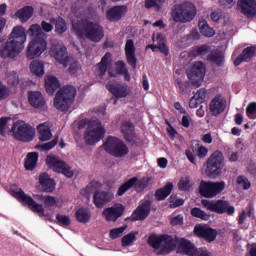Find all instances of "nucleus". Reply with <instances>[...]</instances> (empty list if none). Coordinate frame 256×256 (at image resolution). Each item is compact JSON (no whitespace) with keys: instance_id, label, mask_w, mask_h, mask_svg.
Instances as JSON below:
<instances>
[{"instance_id":"obj_1","label":"nucleus","mask_w":256,"mask_h":256,"mask_svg":"<svg viewBox=\"0 0 256 256\" xmlns=\"http://www.w3.org/2000/svg\"><path fill=\"white\" fill-rule=\"evenodd\" d=\"M45 87L49 95H53L58 89L54 97V107L56 109H59V111H68L70 109L77 95V89L73 85L61 87V83L57 77L49 76L45 79Z\"/></svg>"},{"instance_id":"obj_2","label":"nucleus","mask_w":256,"mask_h":256,"mask_svg":"<svg viewBox=\"0 0 256 256\" xmlns=\"http://www.w3.org/2000/svg\"><path fill=\"white\" fill-rule=\"evenodd\" d=\"M27 34L24 26H14L7 41L0 44V57L2 59H15L25 49Z\"/></svg>"},{"instance_id":"obj_3","label":"nucleus","mask_w":256,"mask_h":256,"mask_svg":"<svg viewBox=\"0 0 256 256\" xmlns=\"http://www.w3.org/2000/svg\"><path fill=\"white\" fill-rule=\"evenodd\" d=\"M72 29L77 37H86V39L94 43H100L105 37L102 24L98 21L90 20L89 18H80V20L72 24Z\"/></svg>"},{"instance_id":"obj_4","label":"nucleus","mask_w":256,"mask_h":256,"mask_svg":"<svg viewBox=\"0 0 256 256\" xmlns=\"http://www.w3.org/2000/svg\"><path fill=\"white\" fill-rule=\"evenodd\" d=\"M148 245L152 247V249H160L159 255H169L175 251L178 245V238H174L171 234L152 233L148 237Z\"/></svg>"},{"instance_id":"obj_5","label":"nucleus","mask_w":256,"mask_h":256,"mask_svg":"<svg viewBox=\"0 0 256 256\" xmlns=\"http://www.w3.org/2000/svg\"><path fill=\"white\" fill-rule=\"evenodd\" d=\"M197 14V8L193 2L185 0L174 4L171 8V16L175 22H191Z\"/></svg>"},{"instance_id":"obj_6","label":"nucleus","mask_w":256,"mask_h":256,"mask_svg":"<svg viewBox=\"0 0 256 256\" xmlns=\"http://www.w3.org/2000/svg\"><path fill=\"white\" fill-rule=\"evenodd\" d=\"M103 148L113 158H125L129 154L127 144L121 138H116V136H108Z\"/></svg>"},{"instance_id":"obj_7","label":"nucleus","mask_w":256,"mask_h":256,"mask_svg":"<svg viewBox=\"0 0 256 256\" xmlns=\"http://www.w3.org/2000/svg\"><path fill=\"white\" fill-rule=\"evenodd\" d=\"M11 131L13 137L18 139V142L23 143L32 142L36 135L35 127L30 123H26V121H15L11 127Z\"/></svg>"},{"instance_id":"obj_8","label":"nucleus","mask_w":256,"mask_h":256,"mask_svg":"<svg viewBox=\"0 0 256 256\" xmlns=\"http://www.w3.org/2000/svg\"><path fill=\"white\" fill-rule=\"evenodd\" d=\"M225 156L220 150L213 152L206 161V174L210 178H217L223 173Z\"/></svg>"},{"instance_id":"obj_9","label":"nucleus","mask_w":256,"mask_h":256,"mask_svg":"<svg viewBox=\"0 0 256 256\" xmlns=\"http://www.w3.org/2000/svg\"><path fill=\"white\" fill-rule=\"evenodd\" d=\"M105 135V128L100 121H90L84 133V140L88 146H94Z\"/></svg>"},{"instance_id":"obj_10","label":"nucleus","mask_w":256,"mask_h":256,"mask_svg":"<svg viewBox=\"0 0 256 256\" xmlns=\"http://www.w3.org/2000/svg\"><path fill=\"white\" fill-rule=\"evenodd\" d=\"M37 132L39 134V140L40 142H46L41 146V150L47 152L49 150H53L55 146H57L59 142L58 136L54 138L51 142H49V139L52 137V130H51V125L47 121L44 123H39L37 126Z\"/></svg>"},{"instance_id":"obj_11","label":"nucleus","mask_w":256,"mask_h":256,"mask_svg":"<svg viewBox=\"0 0 256 256\" xmlns=\"http://www.w3.org/2000/svg\"><path fill=\"white\" fill-rule=\"evenodd\" d=\"M202 204L207 210L216 212V214H228L229 216L235 214V206L230 204L229 200H202Z\"/></svg>"},{"instance_id":"obj_12","label":"nucleus","mask_w":256,"mask_h":256,"mask_svg":"<svg viewBox=\"0 0 256 256\" xmlns=\"http://www.w3.org/2000/svg\"><path fill=\"white\" fill-rule=\"evenodd\" d=\"M225 188L226 182L223 180L220 182L202 180L199 185V192L204 198H215V196L221 194Z\"/></svg>"},{"instance_id":"obj_13","label":"nucleus","mask_w":256,"mask_h":256,"mask_svg":"<svg viewBox=\"0 0 256 256\" xmlns=\"http://www.w3.org/2000/svg\"><path fill=\"white\" fill-rule=\"evenodd\" d=\"M151 180L152 178L150 177L139 180L137 176H134L119 186L117 195L123 196L128 190H131V188H135L136 192H141L142 190H145V188H148Z\"/></svg>"},{"instance_id":"obj_14","label":"nucleus","mask_w":256,"mask_h":256,"mask_svg":"<svg viewBox=\"0 0 256 256\" xmlns=\"http://www.w3.org/2000/svg\"><path fill=\"white\" fill-rule=\"evenodd\" d=\"M206 75V65L202 61H196L191 69L187 71V77L193 87H200Z\"/></svg>"},{"instance_id":"obj_15","label":"nucleus","mask_w":256,"mask_h":256,"mask_svg":"<svg viewBox=\"0 0 256 256\" xmlns=\"http://www.w3.org/2000/svg\"><path fill=\"white\" fill-rule=\"evenodd\" d=\"M46 164L54 172H57L58 174H63L64 176H66V178H73L74 176V172L71 166H69V164H67V162H65L64 160H60L59 158H57V156H48L46 158Z\"/></svg>"},{"instance_id":"obj_16","label":"nucleus","mask_w":256,"mask_h":256,"mask_svg":"<svg viewBox=\"0 0 256 256\" xmlns=\"http://www.w3.org/2000/svg\"><path fill=\"white\" fill-rule=\"evenodd\" d=\"M15 196L18 198V200H20V202H22V204H24V206H28V208H30L33 212H37L41 216H45V208L43 204H38V202H36L32 196L25 194L24 190L21 188L15 192Z\"/></svg>"},{"instance_id":"obj_17","label":"nucleus","mask_w":256,"mask_h":256,"mask_svg":"<svg viewBox=\"0 0 256 256\" xmlns=\"http://www.w3.org/2000/svg\"><path fill=\"white\" fill-rule=\"evenodd\" d=\"M194 234L195 237L204 239V241H207V243H213V241H216L218 237V232L215 228L205 226L203 224H196L194 226Z\"/></svg>"},{"instance_id":"obj_18","label":"nucleus","mask_w":256,"mask_h":256,"mask_svg":"<svg viewBox=\"0 0 256 256\" xmlns=\"http://www.w3.org/2000/svg\"><path fill=\"white\" fill-rule=\"evenodd\" d=\"M121 131L123 133L124 139L128 144L132 146H138L142 144V140L140 136H137L135 132V125L131 121H126L121 125Z\"/></svg>"},{"instance_id":"obj_19","label":"nucleus","mask_w":256,"mask_h":256,"mask_svg":"<svg viewBox=\"0 0 256 256\" xmlns=\"http://www.w3.org/2000/svg\"><path fill=\"white\" fill-rule=\"evenodd\" d=\"M50 55L58 61V63H61L65 65L68 63V55H67V47L64 45H60L58 41H54L51 43L50 47Z\"/></svg>"},{"instance_id":"obj_20","label":"nucleus","mask_w":256,"mask_h":256,"mask_svg":"<svg viewBox=\"0 0 256 256\" xmlns=\"http://www.w3.org/2000/svg\"><path fill=\"white\" fill-rule=\"evenodd\" d=\"M151 208V200H142L140 204L137 206V208H135V210L132 212V220H145L149 216Z\"/></svg>"},{"instance_id":"obj_21","label":"nucleus","mask_w":256,"mask_h":256,"mask_svg":"<svg viewBox=\"0 0 256 256\" xmlns=\"http://www.w3.org/2000/svg\"><path fill=\"white\" fill-rule=\"evenodd\" d=\"M129 8L126 4L111 6L106 10V18L110 20V22H119L122 20L124 16H126Z\"/></svg>"},{"instance_id":"obj_22","label":"nucleus","mask_w":256,"mask_h":256,"mask_svg":"<svg viewBox=\"0 0 256 256\" xmlns=\"http://www.w3.org/2000/svg\"><path fill=\"white\" fill-rule=\"evenodd\" d=\"M126 208L124 204H113V206H108L104 208L102 215L106 217V220L116 222L121 216H123Z\"/></svg>"},{"instance_id":"obj_23","label":"nucleus","mask_w":256,"mask_h":256,"mask_svg":"<svg viewBox=\"0 0 256 256\" xmlns=\"http://www.w3.org/2000/svg\"><path fill=\"white\" fill-rule=\"evenodd\" d=\"M125 57H126V61H127L128 65H130V67H132V69H136L138 59L136 56V47H135V42L133 41V39H128L126 41Z\"/></svg>"},{"instance_id":"obj_24","label":"nucleus","mask_w":256,"mask_h":256,"mask_svg":"<svg viewBox=\"0 0 256 256\" xmlns=\"http://www.w3.org/2000/svg\"><path fill=\"white\" fill-rule=\"evenodd\" d=\"M226 107L227 101L222 95H215L209 104L210 113L214 116L224 113Z\"/></svg>"},{"instance_id":"obj_25","label":"nucleus","mask_w":256,"mask_h":256,"mask_svg":"<svg viewBox=\"0 0 256 256\" xmlns=\"http://www.w3.org/2000/svg\"><path fill=\"white\" fill-rule=\"evenodd\" d=\"M46 49L47 48L43 46V43L38 42L33 38L28 44L26 57L27 59H36L37 57H40V55H42Z\"/></svg>"},{"instance_id":"obj_26","label":"nucleus","mask_w":256,"mask_h":256,"mask_svg":"<svg viewBox=\"0 0 256 256\" xmlns=\"http://www.w3.org/2000/svg\"><path fill=\"white\" fill-rule=\"evenodd\" d=\"M28 35L38 42L42 43L45 48H47V35L42 30L41 24H31L27 30Z\"/></svg>"},{"instance_id":"obj_27","label":"nucleus","mask_w":256,"mask_h":256,"mask_svg":"<svg viewBox=\"0 0 256 256\" xmlns=\"http://www.w3.org/2000/svg\"><path fill=\"white\" fill-rule=\"evenodd\" d=\"M114 198L112 192H107L106 190H97L94 192L93 203L97 208H102L105 204L111 202Z\"/></svg>"},{"instance_id":"obj_28","label":"nucleus","mask_w":256,"mask_h":256,"mask_svg":"<svg viewBox=\"0 0 256 256\" xmlns=\"http://www.w3.org/2000/svg\"><path fill=\"white\" fill-rule=\"evenodd\" d=\"M237 8L249 18L256 16V0H238Z\"/></svg>"},{"instance_id":"obj_29","label":"nucleus","mask_w":256,"mask_h":256,"mask_svg":"<svg viewBox=\"0 0 256 256\" xmlns=\"http://www.w3.org/2000/svg\"><path fill=\"white\" fill-rule=\"evenodd\" d=\"M106 88L117 99L127 97V95H129V87H127V85H122L121 83L108 82Z\"/></svg>"},{"instance_id":"obj_30","label":"nucleus","mask_w":256,"mask_h":256,"mask_svg":"<svg viewBox=\"0 0 256 256\" xmlns=\"http://www.w3.org/2000/svg\"><path fill=\"white\" fill-rule=\"evenodd\" d=\"M39 184L43 192H54L56 188V182L54 178H51L47 172H41L39 175Z\"/></svg>"},{"instance_id":"obj_31","label":"nucleus","mask_w":256,"mask_h":256,"mask_svg":"<svg viewBox=\"0 0 256 256\" xmlns=\"http://www.w3.org/2000/svg\"><path fill=\"white\" fill-rule=\"evenodd\" d=\"M256 56V47L252 45L251 47H246L243 49L242 53L236 57L234 61V65L238 67L241 65V63H250L252 61L253 57Z\"/></svg>"},{"instance_id":"obj_32","label":"nucleus","mask_w":256,"mask_h":256,"mask_svg":"<svg viewBox=\"0 0 256 256\" xmlns=\"http://www.w3.org/2000/svg\"><path fill=\"white\" fill-rule=\"evenodd\" d=\"M28 102L36 109H43L46 105L45 97L40 91H30L28 93Z\"/></svg>"},{"instance_id":"obj_33","label":"nucleus","mask_w":256,"mask_h":256,"mask_svg":"<svg viewBox=\"0 0 256 256\" xmlns=\"http://www.w3.org/2000/svg\"><path fill=\"white\" fill-rule=\"evenodd\" d=\"M51 22L54 24L56 35H64L68 31V24L63 16L52 17Z\"/></svg>"},{"instance_id":"obj_34","label":"nucleus","mask_w":256,"mask_h":256,"mask_svg":"<svg viewBox=\"0 0 256 256\" xmlns=\"http://www.w3.org/2000/svg\"><path fill=\"white\" fill-rule=\"evenodd\" d=\"M179 247L188 256H196L198 253L195 244L191 240H187V238H181Z\"/></svg>"},{"instance_id":"obj_35","label":"nucleus","mask_w":256,"mask_h":256,"mask_svg":"<svg viewBox=\"0 0 256 256\" xmlns=\"http://www.w3.org/2000/svg\"><path fill=\"white\" fill-rule=\"evenodd\" d=\"M34 14V8L33 6H23L22 8H19V10H16L15 16L21 20V22H27V20H30Z\"/></svg>"},{"instance_id":"obj_36","label":"nucleus","mask_w":256,"mask_h":256,"mask_svg":"<svg viewBox=\"0 0 256 256\" xmlns=\"http://www.w3.org/2000/svg\"><path fill=\"white\" fill-rule=\"evenodd\" d=\"M207 59L211 63H215V65H217L218 67H222V65H224L225 63V55L223 51H220L219 49L211 51Z\"/></svg>"},{"instance_id":"obj_37","label":"nucleus","mask_w":256,"mask_h":256,"mask_svg":"<svg viewBox=\"0 0 256 256\" xmlns=\"http://www.w3.org/2000/svg\"><path fill=\"white\" fill-rule=\"evenodd\" d=\"M173 188H174V184H172V182H167L165 186H163L162 188H158V190H156L155 192L156 200L158 201L166 200V198L170 196Z\"/></svg>"},{"instance_id":"obj_38","label":"nucleus","mask_w":256,"mask_h":256,"mask_svg":"<svg viewBox=\"0 0 256 256\" xmlns=\"http://www.w3.org/2000/svg\"><path fill=\"white\" fill-rule=\"evenodd\" d=\"M38 160H39L38 152H29L26 155V159L24 162V168L26 170H35Z\"/></svg>"},{"instance_id":"obj_39","label":"nucleus","mask_w":256,"mask_h":256,"mask_svg":"<svg viewBox=\"0 0 256 256\" xmlns=\"http://www.w3.org/2000/svg\"><path fill=\"white\" fill-rule=\"evenodd\" d=\"M199 29L201 35L204 37H214L215 30L212 26H209L207 20H199Z\"/></svg>"},{"instance_id":"obj_40","label":"nucleus","mask_w":256,"mask_h":256,"mask_svg":"<svg viewBox=\"0 0 256 256\" xmlns=\"http://www.w3.org/2000/svg\"><path fill=\"white\" fill-rule=\"evenodd\" d=\"M30 71L33 73V75H36L37 77H41L45 73V66L43 61H32L30 63Z\"/></svg>"},{"instance_id":"obj_41","label":"nucleus","mask_w":256,"mask_h":256,"mask_svg":"<svg viewBox=\"0 0 256 256\" xmlns=\"http://www.w3.org/2000/svg\"><path fill=\"white\" fill-rule=\"evenodd\" d=\"M210 51L211 47L209 45H200L191 49V55L193 57H205V55L210 54Z\"/></svg>"},{"instance_id":"obj_42","label":"nucleus","mask_w":256,"mask_h":256,"mask_svg":"<svg viewBox=\"0 0 256 256\" xmlns=\"http://www.w3.org/2000/svg\"><path fill=\"white\" fill-rule=\"evenodd\" d=\"M76 218L78 222L86 223L90 221L91 213L87 208H78V210H76Z\"/></svg>"},{"instance_id":"obj_43","label":"nucleus","mask_w":256,"mask_h":256,"mask_svg":"<svg viewBox=\"0 0 256 256\" xmlns=\"http://www.w3.org/2000/svg\"><path fill=\"white\" fill-rule=\"evenodd\" d=\"M137 234L138 231L135 232L134 230L128 232V234H125V236L122 237V247H130L133 241H136Z\"/></svg>"},{"instance_id":"obj_44","label":"nucleus","mask_w":256,"mask_h":256,"mask_svg":"<svg viewBox=\"0 0 256 256\" xmlns=\"http://www.w3.org/2000/svg\"><path fill=\"white\" fill-rule=\"evenodd\" d=\"M191 215L194 216V218H200L201 220H209L210 218V214L198 206L191 208Z\"/></svg>"},{"instance_id":"obj_45","label":"nucleus","mask_w":256,"mask_h":256,"mask_svg":"<svg viewBox=\"0 0 256 256\" xmlns=\"http://www.w3.org/2000/svg\"><path fill=\"white\" fill-rule=\"evenodd\" d=\"M192 188V184H191V180L189 178V176H186L185 178H180L179 182H178V189L183 191V192H187L190 191Z\"/></svg>"},{"instance_id":"obj_46","label":"nucleus","mask_w":256,"mask_h":256,"mask_svg":"<svg viewBox=\"0 0 256 256\" xmlns=\"http://www.w3.org/2000/svg\"><path fill=\"white\" fill-rule=\"evenodd\" d=\"M126 228L127 224L119 226L118 228H112L109 232L110 239H119V237H122V234L125 232Z\"/></svg>"},{"instance_id":"obj_47","label":"nucleus","mask_w":256,"mask_h":256,"mask_svg":"<svg viewBox=\"0 0 256 256\" xmlns=\"http://www.w3.org/2000/svg\"><path fill=\"white\" fill-rule=\"evenodd\" d=\"M56 221L61 226H70L72 224V220L67 214H56Z\"/></svg>"},{"instance_id":"obj_48","label":"nucleus","mask_w":256,"mask_h":256,"mask_svg":"<svg viewBox=\"0 0 256 256\" xmlns=\"http://www.w3.org/2000/svg\"><path fill=\"white\" fill-rule=\"evenodd\" d=\"M7 4H0V33L4 31L6 27L7 20L3 18V15L6 13Z\"/></svg>"},{"instance_id":"obj_49","label":"nucleus","mask_w":256,"mask_h":256,"mask_svg":"<svg viewBox=\"0 0 256 256\" xmlns=\"http://www.w3.org/2000/svg\"><path fill=\"white\" fill-rule=\"evenodd\" d=\"M101 184L100 182H98L97 180H92L91 182H89V184L86 186L85 188V193L86 194H91V192H97L98 188H100Z\"/></svg>"},{"instance_id":"obj_50","label":"nucleus","mask_w":256,"mask_h":256,"mask_svg":"<svg viewBox=\"0 0 256 256\" xmlns=\"http://www.w3.org/2000/svg\"><path fill=\"white\" fill-rule=\"evenodd\" d=\"M54 26L52 22V18L50 19V22H47V20H42L41 22V30L46 35V33H51L53 31Z\"/></svg>"},{"instance_id":"obj_51","label":"nucleus","mask_w":256,"mask_h":256,"mask_svg":"<svg viewBox=\"0 0 256 256\" xmlns=\"http://www.w3.org/2000/svg\"><path fill=\"white\" fill-rule=\"evenodd\" d=\"M247 116L251 119L256 118V102L249 103L246 107Z\"/></svg>"},{"instance_id":"obj_52","label":"nucleus","mask_w":256,"mask_h":256,"mask_svg":"<svg viewBox=\"0 0 256 256\" xmlns=\"http://www.w3.org/2000/svg\"><path fill=\"white\" fill-rule=\"evenodd\" d=\"M20 83V78L18 73H11L8 76V84L12 87H17Z\"/></svg>"},{"instance_id":"obj_53","label":"nucleus","mask_w":256,"mask_h":256,"mask_svg":"<svg viewBox=\"0 0 256 256\" xmlns=\"http://www.w3.org/2000/svg\"><path fill=\"white\" fill-rule=\"evenodd\" d=\"M145 8H154L157 12H159L162 6L158 4L157 0H145Z\"/></svg>"},{"instance_id":"obj_54","label":"nucleus","mask_w":256,"mask_h":256,"mask_svg":"<svg viewBox=\"0 0 256 256\" xmlns=\"http://www.w3.org/2000/svg\"><path fill=\"white\" fill-rule=\"evenodd\" d=\"M41 200H44L45 206H56L57 200L54 196H41Z\"/></svg>"},{"instance_id":"obj_55","label":"nucleus","mask_w":256,"mask_h":256,"mask_svg":"<svg viewBox=\"0 0 256 256\" xmlns=\"http://www.w3.org/2000/svg\"><path fill=\"white\" fill-rule=\"evenodd\" d=\"M157 48L159 49L160 53H163V55H165V57H168V55L170 53V49L164 41H159Z\"/></svg>"},{"instance_id":"obj_56","label":"nucleus","mask_w":256,"mask_h":256,"mask_svg":"<svg viewBox=\"0 0 256 256\" xmlns=\"http://www.w3.org/2000/svg\"><path fill=\"white\" fill-rule=\"evenodd\" d=\"M237 184H243L244 190H249V188H251V182H249L246 176H238Z\"/></svg>"},{"instance_id":"obj_57","label":"nucleus","mask_w":256,"mask_h":256,"mask_svg":"<svg viewBox=\"0 0 256 256\" xmlns=\"http://www.w3.org/2000/svg\"><path fill=\"white\" fill-rule=\"evenodd\" d=\"M96 74L99 77H104V75H106V68H105L104 58L103 57H102L100 63H98V69L96 71Z\"/></svg>"},{"instance_id":"obj_58","label":"nucleus","mask_w":256,"mask_h":256,"mask_svg":"<svg viewBox=\"0 0 256 256\" xmlns=\"http://www.w3.org/2000/svg\"><path fill=\"white\" fill-rule=\"evenodd\" d=\"M9 117H0V135H5Z\"/></svg>"},{"instance_id":"obj_59","label":"nucleus","mask_w":256,"mask_h":256,"mask_svg":"<svg viewBox=\"0 0 256 256\" xmlns=\"http://www.w3.org/2000/svg\"><path fill=\"white\" fill-rule=\"evenodd\" d=\"M10 93L11 91L9 87H6L5 85L0 87V100L7 99L8 97H10Z\"/></svg>"},{"instance_id":"obj_60","label":"nucleus","mask_w":256,"mask_h":256,"mask_svg":"<svg viewBox=\"0 0 256 256\" xmlns=\"http://www.w3.org/2000/svg\"><path fill=\"white\" fill-rule=\"evenodd\" d=\"M189 81H186V83H183L182 79H176V87H178L180 93H185V90L188 87Z\"/></svg>"},{"instance_id":"obj_61","label":"nucleus","mask_w":256,"mask_h":256,"mask_svg":"<svg viewBox=\"0 0 256 256\" xmlns=\"http://www.w3.org/2000/svg\"><path fill=\"white\" fill-rule=\"evenodd\" d=\"M115 65H116V73H118V75H124L125 61H117Z\"/></svg>"},{"instance_id":"obj_62","label":"nucleus","mask_w":256,"mask_h":256,"mask_svg":"<svg viewBox=\"0 0 256 256\" xmlns=\"http://www.w3.org/2000/svg\"><path fill=\"white\" fill-rule=\"evenodd\" d=\"M206 95H207L206 89H199L197 91L198 105H201L202 103H204V101L206 99Z\"/></svg>"},{"instance_id":"obj_63","label":"nucleus","mask_w":256,"mask_h":256,"mask_svg":"<svg viewBox=\"0 0 256 256\" xmlns=\"http://www.w3.org/2000/svg\"><path fill=\"white\" fill-rule=\"evenodd\" d=\"M189 107L191 108H196L199 107V101H198V91L191 97L189 101Z\"/></svg>"},{"instance_id":"obj_64","label":"nucleus","mask_w":256,"mask_h":256,"mask_svg":"<svg viewBox=\"0 0 256 256\" xmlns=\"http://www.w3.org/2000/svg\"><path fill=\"white\" fill-rule=\"evenodd\" d=\"M220 6H226L227 8H232L236 4V0H218Z\"/></svg>"}]
</instances>
